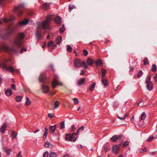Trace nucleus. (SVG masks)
Segmentation results:
<instances>
[{
  "label": "nucleus",
  "instance_id": "nucleus-1",
  "mask_svg": "<svg viewBox=\"0 0 157 157\" xmlns=\"http://www.w3.org/2000/svg\"><path fill=\"white\" fill-rule=\"evenodd\" d=\"M25 37L23 33H19L17 34V36L13 40V44L14 46L10 48L7 45L2 44L0 45V50L4 52H11L12 53L17 54L20 47L22 45V40Z\"/></svg>",
  "mask_w": 157,
  "mask_h": 157
},
{
  "label": "nucleus",
  "instance_id": "nucleus-2",
  "mask_svg": "<svg viewBox=\"0 0 157 157\" xmlns=\"http://www.w3.org/2000/svg\"><path fill=\"white\" fill-rule=\"evenodd\" d=\"M24 6V4L23 3L19 4L17 6H15L13 10V12L14 13H17V15L20 17L22 15V10H21Z\"/></svg>",
  "mask_w": 157,
  "mask_h": 157
},
{
  "label": "nucleus",
  "instance_id": "nucleus-3",
  "mask_svg": "<svg viewBox=\"0 0 157 157\" xmlns=\"http://www.w3.org/2000/svg\"><path fill=\"white\" fill-rule=\"evenodd\" d=\"M76 135V133L75 132L73 133L72 134H67L65 136V140L67 141L74 142L77 139V138L75 137Z\"/></svg>",
  "mask_w": 157,
  "mask_h": 157
},
{
  "label": "nucleus",
  "instance_id": "nucleus-4",
  "mask_svg": "<svg viewBox=\"0 0 157 157\" xmlns=\"http://www.w3.org/2000/svg\"><path fill=\"white\" fill-rule=\"evenodd\" d=\"M51 15L48 16L46 18V20L43 22V28L46 29L48 28L49 24L52 20Z\"/></svg>",
  "mask_w": 157,
  "mask_h": 157
},
{
  "label": "nucleus",
  "instance_id": "nucleus-5",
  "mask_svg": "<svg viewBox=\"0 0 157 157\" xmlns=\"http://www.w3.org/2000/svg\"><path fill=\"white\" fill-rule=\"evenodd\" d=\"M75 66L77 68H79L82 66L83 61L79 59H76L74 62Z\"/></svg>",
  "mask_w": 157,
  "mask_h": 157
},
{
  "label": "nucleus",
  "instance_id": "nucleus-6",
  "mask_svg": "<svg viewBox=\"0 0 157 157\" xmlns=\"http://www.w3.org/2000/svg\"><path fill=\"white\" fill-rule=\"evenodd\" d=\"M3 69L4 70H6V71H9L13 73L14 75V69L13 68V67L12 66H7L5 65H3Z\"/></svg>",
  "mask_w": 157,
  "mask_h": 157
},
{
  "label": "nucleus",
  "instance_id": "nucleus-7",
  "mask_svg": "<svg viewBox=\"0 0 157 157\" xmlns=\"http://www.w3.org/2000/svg\"><path fill=\"white\" fill-rule=\"evenodd\" d=\"M52 85L53 89H54L56 87V86H62L63 84L57 80L55 82H52Z\"/></svg>",
  "mask_w": 157,
  "mask_h": 157
},
{
  "label": "nucleus",
  "instance_id": "nucleus-8",
  "mask_svg": "<svg viewBox=\"0 0 157 157\" xmlns=\"http://www.w3.org/2000/svg\"><path fill=\"white\" fill-rule=\"evenodd\" d=\"M46 77L44 74H41L39 77V80L40 82H44L46 81Z\"/></svg>",
  "mask_w": 157,
  "mask_h": 157
},
{
  "label": "nucleus",
  "instance_id": "nucleus-9",
  "mask_svg": "<svg viewBox=\"0 0 157 157\" xmlns=\"http://www.w3.org/2000/svg\"><path fill=\"white\" fill-rule=\"evenodd\" d=\"M48 47H51L52 49H54L56 47V45L54 43L53 41H50L48 43Z\"/></svg>",
  "mask_w": 157,
  "mask_h": 157
},
{
  "label": "nucleus",
  "instance_id": "nucleus-10",
  "mask_svg": "<svg viewBox=\"0 0 157 157\" xmlns=\"http://www.w3.org/2000/svg\"><path fill=\"white\" fill-rule=\"evenodd\" d=\"M29 21V20L28 19L25 18L23 21H19L17 25L18 26L25 25L28 23Z\"/></svg>",
  "mask_w": 157,
  "mask_h": 157
},
{
  "label": "nucleus",
  "instance_id": "nucleus-11",
  "mask_svg": "<svg viewBox=\"0 0 157 157\" xmlns=\"http://www.w3.org/2000/svg\"><path fill=\"white\" fill-rule=\"evenodd\" d=\"M120 147L119 146L116 145L113 146L112 147V151L113 153H117L119 150Z\"/></svg>",
  "mask_w": 157,
  "mask_h": 157
},
{
  "label": "nucleus",
  "instance_id": "nucleus-12",
  "mask_svg": "<svg viewBox=\"0 0 157 157\" xmlns=\"http://www.w3.org/2000/svg\"><path fill=\"white\" fill-rule=\"evenodd\" d=\"M41 86L42 89L43 93L46 94L49 91V88L48 86L42 85Z\"/></svg>",
  "mask_w": 157,
  "mask_h": 157
},
{
  "label": "nucleus",
  "instance_id": "nucleus-13",
  "mask_svg": "<svg viewBox=\"0 0 157 157\" xmlns=\"http://www.w3.org/2000/svg\"><path fill=\"white\" fill-rule=\"evenodd\" d=\"M147 89L150 91L153 89V84L151 82H146Z\"/></svg>",
  "mask_w": 157,
  "mask_h": 157
},
{
  "label": "nucleus",
  "instance_id": "nucleus-14",
  "mask_svg": "<svg viewBox=\"0 0 157 157\" xmlns=\"http://www.w3.org/2000/svg\"><path fill=\"white\" fill-rule=\"evenodd\" d=\"M3 150L6 153V154L8 155H10V153L12 151V149L8 148L7 147H3Z\"/></svg>",
  "mask_w": 157,
  "mask_h": 157
},
{
  "label": "nucleus",
  "instance_id": "nucleus-15",
  "mask_svg": "<svg viewBox=\"0 0 157 157\" xmlns=\"http://www.w3.org/2000/svg\"><path fill=\"white\" fill-rule=\"evenodd\" d=\"M85 81L84 78H81L77 82V84L78 86H80L83 85Z\"/></svg>",
  "mask_w": 157,
  "mask_h": 157
},
{
  "label": "nucleus",
  "instance_id": "nucleus-16",
  "mask_svg": "<svg viewBox=\"0 0 157 157\" xmlns=\"http://www.w3.org/2000/svg\"><path fill=\"white\" fill-rule=\"evenodd\" d=\"M7 126V124L6 123L2 125L0 128V132L3 133L6 131V128Z\"/></svg>",
  "mask_w": 157,
  "mask_h": 157
},
{
  "label": "nucleus",
  "instance_id": "nucleus-17",
  "mask_svg": "<svg viewBox=\"0 0 157 157\" xmlns=\"http://www.w3.org/2000/svg\"><path fill=\"white\" fill-rule=\"evenodd\" d=\"M36 35L37 38L38 39L42 38V37L41 35V31L39 29L36 30Z\"/></svg>",
  "mask_w": 157,
  "mask_h": 157
},
{
  "label": "nucleus",
  "instance_id": "nucleus-18",
  "mask_svg": "<svg viewBox=\"0 0 157 157\" xmlns=\"http://www.w3.org/2000/svg\"><path fill=\"white\" fill-rule=\"evenodd\" d=\"M56 125H55L53 126H51L50 127L49 131L52 133H54L56 128Z\"/></svg>",
  "mask_w": 157,
  "mask_h": 157
},
{
  "label": "nucleus",
  "instance_id": "nucleus-19",
  "mask_svg": "<svg viewBox=\"0 0 157 157\" xmlns=\"http://www.w3.org/2000/svg\"><path fill=\"white\" fill-rule=\"evenodd\" d=\"M129 144V142L128 141H126L123 143L122 142L121 143L119 144V146H122L124 148L127 147Z\"/></svg>",
  "mask_w": 157,
  "mask_h": 157
},
{
  "label": "nucleus",
  "instance_id": "nucleus-20",
  "mask_svg": "<svg viewBox=\"0 0 157 157\" xmlns=\"http://www.w3.org/2000/svg\"><path fill=\"white\" fill-rule=\"evenodd\" d=\"M52 4L51 3L45 2L43 5V7L46 10H48L49 8L50 5Z\"/></svg>",
  "mask_w": 157,
  "mask_h": 157
},
{
  "label": "nucleus",
  "instance_id": "nucleus-21",
  "mask_svg": "<svg viewBox=\"0 0 157 157\" xmlns=\"http://www.w3.org/2000/svg\"><path fill=\"white\" fill-rule=\"evenodd\" d=\"M95 63L96 65V66H98V65L101 66L103 65V63L102 61L100 59H97L95 61Z\"/></svg>",
  "mask_w": 157,
  "mask_h": 157
},
{
  "label": "nucleus",
  "instance_id": "nucleus-22",
  "mask_svg": "<svg viewBox=\"0 0 157 157\" xmlns=\"http://www.w3.org/2000/svg\"><path fill=\"white\" fill-rule=\"evenodd\" d=\"M5 93L6 95L9 96H11L12 94V91L10 89H8L6 90Z\"/></svg>",
  "mask_w": 157,
  "mask_h": 157
},
{
  "label": "nucleus",
  "instance_id": "nucleus-23",
  "mask_svg": "<svg viewBox=\"0 0 157 157\" xmlns=\"http://www.w3.org/2000/svg\"><path fill=\"white\" fill-rule=\"evenodd\" d=\"M55 21L57 23L59 24L61 23V19L60 17L58 16L55 17Z\"/></svg>",
  "mask_w": 157,
  "mask_h": 157
},
{
  "label": "nucleus",
  "instance_id": "nucleus-24",
  "mask_svg": "<svg viewBox=\"0 0 157 157\" xmlns=\"http://www.w3.org/2000/svg\"><path fill=\"white\" fill-rule=\"evenodd\" d=\"M84 128V127L83 126H82L80 127L77 130L76 135H78L79 132L83 131Z\"/></svg>",
  "mask_w": 157,
  "mask_h": 157
},
{
  "label": "nucleus",
  "instance_id": "nucleus-25",
  "mask_svg": "<svg viewBox=\"0 0 157 157\" xmlns=\"http://www.w3.org/2000/svg\"><path fill=\"white\" fill-rule=\"evenodd\" d=\"M101 82L102 83V84L103 85L105 86V87L108 85V81L106 79H101Z\"/></svg>",
  "mask_w": 157,
  "mask_h": 157
},
{
  "label": "nucleus",
  "instance_id": "nucleus-26",
  "mask_svg": "<svg viewBox=\"0 0 157 157\" xmlns=\"http://www.w3.org/2000/svg\"><path fill=\"white\" fill-rule=\"evenodd\" d=\"M4 62L2 63L1 64L2 66V68H3V65H5V66H7L6 63L9 62L10 61V59H3Z\"/></svg>",
  "mask_w": 157,
  "mask_h": 157
},
{
  "label": "nucleus",
  "instance_id": "nucleus-27",
  "mask_svg": "<svg viewBox=\"0 0 157 157\" xmlns=\"http://www.w3.org/2000/svg\"><path fill=\"white\" fill-rule=\"evenodd\" d=\"M62 39V38L61 36H59L56 38V41L57 44H59L61 42Z\"/></svg>",
  "mask_w": 157,
  "mask_h": 157
},
{
  "label": "nucleus",
  "instance_id": "nucleus-28",
  "mask_svg": "<svg viewBox=\"0 0 157 157\" xmlns=\"http://www.w3.org/2000/svg\"><path fill=\"white\" fill-rule=\"evenodd\" d=\"M10 36L6 33L4 35L2 36L1 37L3 39H8Z\"/></svg>",
  "mask_w": 157,
  "mask_h": 157
},
{
  "label": "nucleus",
  "instance_id": "nucleus-29",
  "mask_svg": "<svg viewBox=\"0 0 157 157\" xmlns=\"http://www.w3.org/2000/svg\"><path fill=\"white\" fill-rule=\"evenodd\" d=\"M87 63L89 65H91L93 64L94 62L91 58H89L87 60Z\"/></svg>",
  "mask_w": 157,
  "mask_h": 157
},
{
  "label": "nucleus",
  "instance_id": "nucleus-30",
  "mask_svg": "<svg viewBox=\"0 0 157 157\" xmlns=\"http://www.w3.org/2000/svg\"><path fill=\"white\" fill-rule=\"evenodd\" d=\"M101 72L102 73L101 77L102 78H104L105 77V74L106 73V70L104 68L101 69Z\"/></svg>",
  "mask_w": 157,
  "mask_h": 157
},
{
  "label": "nucleus",
  "instance_id": "nucleus-31",
  "mask_svg": "<svg viewBox=\"0 0 157 157\" xmlns=\"http://www.w3.org/2000/svg\"><path fill=\"white\" fill-rule=\"evenodd\" d=\"M44 147H46L50 148L52 147V144L49 142H46L44 144Z\"/></svg>",
  "mask_w": 157,
  "mask_h": 157
},
{
  "label": "nucleus",
  "instance_id": "nucleus-32",
  "mask_svg": "<svg viewBox=\"0 0 157 157\" xmlns=\"http://www.w3.org/2000/svg\"><path fill=\"white\" fill-rule=\"evenodd\" d=\"M146 115L144 112H143L141 114V116L140 118L141 120H143L146 117Z\"/></svg>",
  "mask_w": 157,
  "mask_h": 157
},
{
  "label": "nucleus",
  "instance_id": "nucleus-33",
  "mask_svg": "<svg viewBox=\"0 0 157 157\" xmlns=\"http://www.w3.org/2000/svg\"><path fill=\"white\" fill-rule=\"evenodd\" d=\"M117 135H114L111 138V140L112 141L115 142H116L117 140Z\"/></svg>",
  "mask_w": 157,
  "mask_h": 157
},
{
  "label": "nucleus",
  "instance_id": "nucleus-34",
  "mask_svg": "<svg viewBox=\"0 0 157 157\" xmlns=\"http://www.w3.org/2000/svg\"><path fill=\"white\" fill-rule=\"evenodd\" d=\"M59 102L58 101H55L54 104V109H56L57 108L59 105Z\"/></svg>",
  "mask_w": 157,
  "mask_h": 157
},
{
  "label": "nucleus",
  "instance_id": "nucleus-35",
  "mask_svg": "<svg viewBox=\"0 0 157 157\" xmlns=\"http://www.w3.org/2000/svg\"><path fill=\"white\" fill-rule=\"evenodd\" d=\"M17 133L13 131H12V132L11 135L12 136L13 138V139L16 138L17 137Z\"/></svg>",
  "mask_w": 157,
  "mask_h": 157
},
{
  "label": "nucleus",
  "instance_id": "nucleus-36",
  "mask_svg": "<svg viewBox=\"0 0 157 157\" xmlns=\"http://www.w3.org/2000/svg\"><path fill=\"white\" fill-rule=\"evenodd\" d=\"M30 104V101L28 97L26 98V101L25 102V105H29Z\"/></svg>",
  "mask_w": 157,
  "mask_h": 157
},
{
  "label": "nucleus",
  "instance_id": "nucleus-37",
  "mask_svg": "<svg viewBox=\"0 0 157 157\" xmlns=\"http://www.w3.org/2000/svg\"><path fill=\"white\" fill-rule=\"evenodd\" d=\"M151 70L153 72H155L156 70V66L155 64H153L151 68Z\"/></svg>",
  "mask_w": 157,
  "mask_h": 157
},
{
  "label": "nucleus",
  "instance_id": "nucleus-38",
  "mask_svg": "<svg viewBox=\"0 0 157 157\" xmlns=\"http://www.w3.org/2000/svg\"><path fill=\"white\" fill-rule=\"evenodd\" d=\"M143 62L144 64L145 65H146L149 64V62H148V59L147 58H145L143 60Z\"/></svg>",
  "mask_w": 157,
  "mask_h": 157
},
{
  "label": "nucleus",
  "instance_id": "nucleus-39",
  "mask_svg": "<svg viewBox=\"0 0 157 157\" xmlns=\"http://www.w3.org/2000/svg\"><path fill=\"white\" fill-rule=\"evenodd\" d=\"M22 97V96H17L16 97V101L19 102L20 101Z\"/></svg>",
  "mask_w": 157,
  "mask_h": 157
},
{
  "label": "nucleus",
  "instance_id": "nucleus-40",
  "mask_svg": "<svg viewBox=\"0 0 157 157\" xmlns=\"http://www.w3.org/2000/svg\"><path fill=\"white\" fill-rule=\"evenodd\" d=\"M13 30L12 29L9 28L6 33L11 36V35L13 33Z\"/></svg>",
  "mask_w": 157,
  "mask_h": 157
},
{
  "label": "nucleus",
  "instance_id": "nucleus-41",
  "mask_svg": "<svg viewBox=\"0 0 157 157\" xmlns=\"http://www.w3.org/2000/svg\"><path fill=\"white\" fill-rule=\"evenodd\" d=\"M61 129H63L65 128L64 121H62L61 122L60 124Z\"/></svg>",
  "mask_w": 157,
  "mask_h": 157
},
{
  "label": "nucleus",
  "instance_id": "nucleus-42",
  "mask_svg": "<svg viewBox=\"0 0 157 157\" xmlns=\"http://www.w3.org/2000/svg\"><path fill=\"white\" fill-rule=\"evenodd\" d=\"M58 78V77L56 74L53 75V80L52 82H55L56 81H57V79Z\"/></svg>",
  "mask_w": 157,
  "mask_h": 157
},
{
  "label": "nucleus",
  "instance_id": "nucleus-43",
  "mask_svg": "<svg viewBox=\"0 0 157 157\" xmlns=\"http://www.w3.org/2000/svg\"><path fill=\"white\" fill-rule=\"evenodd\" d=\"M57 155L56 153L52 152L50 153L49 155V157H56Z\"/></svg>",
  "mask_w": 157,
  "mask_h": 157
},
{
  "label": "nucleus",
  "instance_id": "nucleus-44",
  "mask_svg": "<svg viewBox=\"0 0 157 157\" xmlns=\"http://www.w3.org/2000/svg\"><path fill=\"white\" fill-rule=\"evenodd\" d=\"M96 84L95 83H94L92 85V86H91V87L90 88V90L91 91H93L94 89V87L95 86Z\"/></svg>",
  "mask_w": 157,
  "mask_h": 157
},
{
  "label": "nucleus",
  "instance_id": "nucleus-45",
  "mask_svg": "<svg viewBox=\"0 0 157 157\" xmlns=\"http://www.w3.org/2000/svg\"><path fill=\"white\" fill-rule=\"evenodd\" d=\"M67 50L68 52H71L72 51V48L70 45H67Z\"/></svg>",
  "mask_w": 157,
  "mask_h": 157
},
{
  "label": "nucleus",
  "instance_id": "nucleus-46",
  "mask_svg": "<svg viewBox=\"0 0 157 157\" xmlns=\"http://www.w3.org/2000/svg\"><path fill=\"white\" fill-rule=\"evenodd\" d=\"M143 74V72L142 70H140L139 73H138L137 75V77L138 78H139L141 77V76H142V75Z\"/></svg>",
  "mask_w": 157,
  "mask_h": 157
},
{
  "label": "nucleus",
  "instance_id": "nucleus-47",
  "mask_svg": "<svg viewBox=\"0 0 157 157\" xmlns=\"http://www.w3.org/2000/svg\"><path fill=\"white\" fill-rule=\"evenodd\" d=\"M151 76L150 75H148L146 78V80L145 81V82H151L150 79Z\"/></svg>",
  "mask_w": 157,
  "mask_h": 157
},
{
  "label": "nucleus",
  "instance_id": "nucleus-48",
  "mask_svg": "<svg viewBox=\"0 0 157 157\" xmlns=\"http://www.w3.org/2000/svg\"><path fill=\"white\" fill-rule=\"evenodd\" d=\"M75 8V6L73 5H71L69 6V10L70 12L73 9Z\"/></svg>",
  "mask_w": 157,
  "mask_h": 157
},
{
  "label": "nucleus",
  "instance_id": "nucleus-49",
  "mask_svg": "<svg viewBox=\"0 0 157 157\" xmlns=\"http://www.w3.org/2000/svg\"><path fill=\"white\" fill-rule=\"evenodd\" d=\"M65 27L63 25L61 28H60V29H59V32L60 33H62L65 30Z\"/></svg>",
  "mask_w": 157,
  "mask_h": 157
},
{
  "label": "nucleus",
  "instance_id": "nucleus-50",
  "mask_svg": "<svg viewBox=\"0 0 157 157\" xmlns=\"http://www.w3.org/2000/svg\"><path fill=\"white\" fill-rule=\"evenodd\" d=\"M12 20L11 18L7 19L6 18H4L3 19V21L5 22H6L8 21H11Z\"/></svg>",
  "mask_w": 157,
  "mask_h": 157
},
{
  "label": "nucleus",
  "instance_id": "nucleus-51",
  "mask_svg": "<svg viewBox=\"0 0 157 157\" xmlns=\"http://www.w3.org/2000/svg\"><path fill=\"white\" fill-rule=\"evenodd\" d=\"M113 105L114 107L117 108L118 107L119 105L117 102L115 101L113 102Z\"/></svg>",
  "mask_w": 157,
  "mask_h": 157
},
{
  "label": "nucleus",
  "instance_id": "nucleus-52",
  "mask_svg": "<svg viewBox=\"0 0 157 157\" xmlns=\"http://www.w3.org/2000/svg\"><path fill=\"white\" fill-rule=\"evenodd\" d=\"M73 100L75 104H77L78 103V99L77 98H73Z\"/></svg>",
  "mask_w": 157,
  "mask_h": 157
},
{
  "label": "nucleus",
  "instance_id": "nucleus-53",
  "mask_svg": "<svg viewBox=\"0 0 157 157\" xmlns=\"http://www.w3.org/2000/svg\"><path fill=\"white\" fill-rule=\"evenodd\" d=\"M154 138V137L153 136H150L146 140L147 141L150 142Z\"/></svg>",
  "mask_w": 157,
  "mask_h": 157
},
{
  "label": "nucleus",
  "instance_id": "nucleus-54",
  "mask_svg": "<svg viewBox=\"0 0 157 157\" xmlns=\"http://www.w3.org/2000/svg\"><path fill=\"white\" fill-rule=\"evenodd\" d=\"M138 105L140 107H142L144 105V101H143L142 100H141L138 104Z\"/></svg>",
  "mask_w": 157,
  "mask_h": 157
},
{
  "label": "nucleus",
  "instance_id": "nucleus-55",
  "mask_svg": "<svg viewBox=\"0 0 157 157\" xmlns=\"http://www.w3.org/2000/svg\"><path fill=\"white\" fill-rule=\"evenodd\" d=\"M83 54L85 56H87L88 54V52L86 50H84L83 51Z\"/></svg>",
  "mask_w": 157,
  "mask_h": 157
},
{
  "label": "nucleus",
  "instance_id": "nucleus-56",
  "mask_svg": "<svg viewBox=\"0 0 157 157\" xmlns=\"http://www.w3.org/2000/svg\"><path fill=\"white\" fill-rule=\"evenodd\" d=\"M48 153L47 151H46L44 153L43 156V157H48Z\"/></svg>",
  "mask_w": 157,
  "mask_h": 157
},
{
  "label": "nucleus",
  "instance_id": "nucleus-57",
  "mask_svg": "<svg viewBox=\"0 0 157 157\" xmlns=\"http://www.w3.org/2000/svg\"><path fill=\"white\" fill-rule=\"evenodd\" d=\"M48 134L47 132H45L43 136V139L44 140H45L46 138V136H47Z\"/></svg>",
  "mask_w": 157,
  "mask_h": 157
},
{
  "label": "nucleus",
  "instance_id": "nucleus-58",
  "mask_svg": "<svg viewBox=\"0 0 157 157\" xmlns=\"http://www.w3.org/2000/svg\"><path fill=\"white\" fill-rule=\"evenodd\" d=\"M82 65L84 68L86 69H87L88 66L86 65L85 62L84 61H83Z\"/></svg>",
  "mask_w": 157,
  "mask_h": 157
},
{
  "label": "nucleus",
  "instance_id": "nucleus-59",
  "mask_svg": "<svg viewBox=\"0 0 157 157\" xmlns=\"http://www.w3.org/2000/svg\"><path fill=\"white\" fill-rule=\"evenodd\" d=\"M26 51V48H25L24 47H23L21 48L20 51V53H23V52H25Z\"/></svg>",
  "mask_w": 157,
  "mask_h": 157
},
{
  "label": "nucleus",
  "instance_id": "nucleus-60",
  "mask_svg": "<svg viewBox=\"0 0 157 157\" xmlns=\"http://www.w3.org/2000/svg\"><path fill=\"white\" fill-rule=\"evenodd\" d=\"M11 88L13 90H16V86L14 84H13L11 86Z\"/></svg>",
  "mask_w": 157,
  "mask_h": 157
},
{
  "label": "nucleus",
  "instance_id": "nucleus-61",
  "mask_svg": "<svg viewBox=\"0 0 157 157\" xmlns=\"http://www.w3.org/2000/svg\"><path fill=\"white\" fill-rule=\"evenodd\" d=\"M54 115L52 113H48V116L49 117L52 118L54 117Z\"/></svg>",
  "mask_w": 157,
  "mask_h": 157
},
{
  "label": "nucleus",
  "instance_id": "nucleus-62",
  "mask_svg": "<svg viewBox=\"0 0 157 157\" xmlns=\"http://www.w3.org/2000/svg\"><path fill=\"white\" fill-rule=\"evenodd\" d=\"M49 67L51 68V69H52V71L53 72H54L55 71V69L54 68L53 66V65L52 64H50L49 65Z\"/></svg>",
  "mask_w": 157,
  "mask_h": 157
},
{
  "label": "nucleus",
  "instance_id": "nucleus-63",
  "mask_svg": "<svg viewBox=\"0 0 157 157\" xmlns=\"http://www.w3.org/2000/svg\"><path fill=\"white\" fill-rule=\"evenodd\" d=\"M37 26L39 28H41V27L43 28V22L39 24Z\"/></svg>",
  "mask_w": 157,
  "mask_h": 157
},
{
  "label": "nucleus",
  "instance_id": "nucleus-64",
  "mask_svg": "<svg viewBox=\"0 0 157 157\" xmlns=\"http://www.w3.org/2000/svg\"><path fill=\"white\" fill-rule=\"evenodd\" d=\"M85 71L84 70H82L81 71L80 75H83L85 74Z\"/></svg>",
  "mask_w": 157,
  "mask_h": 157
}]
</instances>
